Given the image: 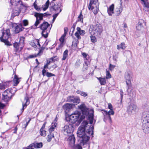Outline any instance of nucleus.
Wrapping results in <instances>:
<instances>
[{"label": "nucleus", "instance_id": "nucleus-1", "mask_svg": "<svg viewBox=\"0 0 149 149\" xmlns=\"http://www.w3.org/2000/svg\"><path fill=\"white\" fill-rule=\"evenodd\" d=\"M78 107L81 111L82 114L78 111H76L69 116V119L71 123H74L77 122L79 124L88 115V109L84 104L78 105Z\"/></svg>", "mask_w": 149, "mask_h": 149}, {"label": "nucleus", "instance_id": "nucleus-2", "mask_svg": "<svg viewBox=\"0 0 149 149\" xmlns=\"http://www.w3.org/2000/svg\"><path fill=\"white\" fill-rule=\"evenodd\" d=\"M88 123L86 121H84L82 123L81 126H80L77 132V135L78 137H80L86 134H88L89 135L93 134V126H88Z\"/></svg>", "mask_w": 149, "mask_h": 149}, {"label": "nucleus", "instance_id": "nucleus-3", "mask_svg": "<svg viewBox=\"0 0 149 149\" xmlns=\"http://www.w3.org/2000/svg\"><path fill=\"white\" fill-rule=\"evenodd\" d=\"M73 131V128L71 124L65 125L63 128L62 130L65 135L69 136L67 140L70 146L72 147L74 146L75 142V138L74 136L71 134Z\"/></svg>", "mask_w": 149, "mask_h": 149}, {"label": "nucleus", "instance_id": "nucleus-4", "mask_svg": "<svg viewBox=\"0 0 149 149\" xmlns=\"http://www.w3.org/2000/svg\"><path fill=\"white\" fill-rule=\"evenodd\" d=\"M143 123L142 125L143 132L146 134L149 133V111L143 112L142 114Z\"/></svg>", "mask_w": 149, "mask_h": 149}, {"label": "nucleus", "instance_id": "nucleus-5", "mask_svg": "<svg viewBox=\"0 0 149 149\" xmlns=\"http://www.w3.org/2000/svg\"><path fill=\"white\" fill-rule=\"evenodd\" d=\"M102 27L100 25H90L89 29V33L92 35L99 37L102 31Z\"/></svg>", "mask_w": 149, "mask_h": 149}, {"label": "nucleus", "instance_id": "nucleus-6", "mask_svg": "<svg viewBox=\"0 0 149 149\" xmlns=\"http://www.w3.org/2000/svg\"><path fill=\"white\" fill-rule=\"evenodd\" d=\"M49 26L50 24L48 22H44L40 26V28L42 31L41 33L42 36L45 38L47 37L49 32V30L47 29Z\"/></svg>", "mask_w": 149, "mask_h": 149}, {"label": "nucleus", "instance_id": "nucleus-7", "mask_svg": "<svg viewBox=\"0 0 149 149\" xmlns=\"http://www.w3.org/2000/svg\"><path fill=\"white\" fill-rule=\"evenodd\" d=\"M50 15L47 13H39L36 12L34 13V15L36 18V21L34 24L35 26L36 27L40 23V21L43 19V17H47Z\"/></svg>", "mask_w": 149, "mask_h": 149}, {"label": "nucleus", "instance_id": "nucleus-8", "mask_svg": "<svg viewBox=\"0 0 149 149\" xmlns=\"http://www.w3.org/2000/svg\"><path fill=\"white\" fill-rule=\"evenodd\" d=\"M89 135L86 134L80 137L81 139V144L84 146V147H89Z\"/></svg>", "mask_w": 149, "mask_h": 149}, {"label": "nucleus", "instance_id": "nucleus-9", "mask_svg": "<svg viewBox=\"0 0 149 149\" xmlns=\"http://www.w3.org/2000/svg\"><path fill=\"white\" fill-rule=\"evenodd\" d=\"M24 37H21L18 43L15 42L14 44V47L15 48L16 52L20 51L22 49L24 45Z\"/></svg>", "mask_w": 149, "mask_h": 149}, {"label": "nucleus", "instance_id": "nucleus-10", "mask_svg": "<svg viewBox=\"0 0 149 149\" xmlns=\"http://www.w3.org/2000/svg\"><path fill=\"white\" fill-rule=\"evenodd\" d=\"M12 89L8 88L3 93L2 95V100L6 102L9 100L12 96Z\"/></svg>", "mask_w": 149, "mask_h": 149}, {"label": "nucleus", "instance_id": "nucleus-11", "mask_svg": "<svg viewBox=\"0 0 149 149\" xmlns=\"http://www.w3.org/2000/svg\"><path fill=\"white\" fill-rule=\"evenodd\" d=\"M138 110L137 105L134 103H130L127 107V111L129 115H131Z\"/></svg>", "mask_w": 149, "mask_h": 149}, {"label": "nucleus", "instance_id": "nucleus-12", "mask_svg": "<svg viewBox=\"0 0 149 149\" xmlns=\"http://www.w3.org/2000/svg\"><path fill=\"white\" fill-rule=\"evenodd\" d=\"M2 35L0 37V39L2 40H8L10 35V31L9 29H7L2 32Z\"/></svg>", "mask_w": 149, "mask_h": 149}, {"label": "nucleus", "instance_id": "nucleus-13", "mask_svg": "<svg viewBox=\"0 0 149 149\" xmlns=\"http://www.w3.org/2000/svg\"><path fill=\"white\" fill-rule=\"evenodd\" d=\"M102 111L104 112V113H103L104 116L106 117L107 116L110 122L111 123V119L110 117V115H113L114 114V111L113 110V109L110 110L108 112H107V111L104 110H102Z\"/></svg>", "mask_w": 149, "mask_h": 149}, {"label": "nucleus", "instance_id": "nucleus-14", "mask_svg": "<svg viewBox=\"0 0 149 149\" xmlns=\"http://www.w3.org/2000/svg\"><path fill=\"white\" fill-rule=\"evenodd\" d=\"M75 105L73 104L66 103L64 104L62 107L63 109L65 110V112L69 111L70 110L74 107Z\"/></svg>", "mask_w": 149, "mask_h": 149}, {"label": "nucleus", "instance_id": "nucleus-15", "mask_svg": "<svg viewBox=\"0 0 149 149\" xmlns=\"http://www.w3.org/2000/svg\"><path fill=\"white\" fill-rule=\"evenodd\" d=\"M22 110L23 111L24 109V108H26L27 105L29 104L30 103L29 100V97L27 96H26L24 98L22 101Z\"/></svg>", "mask_w": 149, "mask_h": 149}, {"label": "nucleus", "instance_id": "nucleus-16", "mask_svg": "<svg viewBox=\"0 0 149 149\" xmlns=\"http://www.w3.org/2000/svg\"><path fill=\"white\" fill-rule=\"evenodd\" d=\"M111 75H107L106 78L97 77V78L99 81L101 85H104L106 82V79L110 78L111 77Z\"/></svg>", "mask_w": 149, "mask_h": 149}, {"label": "nucleus", "instance_id": "nucleus-17", "mask_svg": "<svg viewBox=\"0 0 149 149\" xmlns=\"http://www.w3.org/2000/svg\"><path fill=\"white\" fill-rule=\"evenodd\" d=\"M21 77H19L17 75H15L13 79V82L14 86H17L21 80Z\"/></svg>", "mask_w": 149, "mask_h": 149}, {"label": "nucleus", "instance_id": "nucleus-18", "mask_svg": "<svg viewBox=\"0 0 149 149\" xmlns=\"http://www.w3.org/2000/svg\"><path fill=\"white\" fill-rule=\"evenodd\" d=\"M46 124V122H45L40 130V134L43 136H45L46 135V132L45 130Z\"/></svg>", "mask_w": 149, "mask_h": 149}, {"label": "nucleus", "instance_id": "nucleus-19", "mask_svg": "<svg viewBox=\"0 0 149 149\" xmlns=\"http://www.w3.org/2000/svg\"><path fill=\"white\" fill-rule=\"evenodd\" d=\"M123 10V7L122 6V4L121 3L120 6L119 8H117L116 9L115 12V14L116 16H118L120 15Z\"/></svg>", "mask_w": 149, "mask_h": 149}, {"label": "nucleus", "instance_id": "nucleus-20", "mask_svg": "<svg viewBox=\"0 0 149 149\" xmlns=\"http://www.w3.org/2000/svg\"><path fill=\"white\" fill-rule=\"evenodd\" d=\"M125 78L126 80V84L129 88L131 86V80L132 79V77H130V75H126Z\"/></svg>", "mask_w": 149, "mask_h": 149}, {"label": "nucleus", "instance_id": "nucleus-21", "mask_svg": "<svg viewBox=\"0 0 149 149\" xmlns=\"http://www.w3.org/2000/svg\"><path fill=\"white\" fill-rule=\"evenodd\" d=\"M53 10L56 13H59L61 12L62 9L61 8L60 5H55L53 7Z\"/></svg>", "mask_w": 149, "mask_h": 149}, {"label": "nucleus", "instance_id": "nucleus-22", "mask_svg": "<svg viewBox=\"0 0 149 149\" xmlns=\"http://www.w3.org/2000/svg\"><path fill=\"white\" fill-rule=\"evenodd\" d=\"M15 29V32L16 33H18L19 32L23 31L24 28L22 27V24H19L16 26Z\"/></svg>", "mask_w": 149, "mask_h": 149}, {"label": "nucleus", "instance_id": "nucleus-23", "mask_svg": "<svg viewBox=\"0 0 149 149\" xmlns=\"http://www.w3.org/2000/svg\"><path fill=\"white\" fill-rule=\"evenodd\" d=\"M114 5L112 4L108 9L107 12L109 15H111L114 13Z\"/></svg>", "mask_w": 149, "mask_h": 149}, {"label": "nucleus", "instance_id": "nucleus-24", "mask_svg": "<svg viewBox=\"0 0 149 149\" xmlns=\"http://www.w3.org/2000/svg\"><path fill=\"white\" fill-rule=\"evenodd\" d=\"M90 61H85L84 63V64L83 68V70L84 71L87 70L88 65L90 64Z\"/></svg>", "mask_w": 149, "mask_h": 149}, {"label": "nucleus", "instance_id": "nucleus-25", "mask_svg": "<svg viewBox=\"0 0 149 149\" xmlns=\"http://www.w3.org/2000/svg\"><path fill=\"white\" fill-rule=\"evenodd\" d=\"M125 48L126 47L125 43L123 42L121 43L120 44L117 46V49L118 50H119L120 49H121L122 50H125Z\"/></svg>", "mask_w": 149, "mask_h": 149}, {"label": "nucleus", "instance_id": "nucleus-26", "mask_svg": "<svg viewBox=\"0 0 149 149\" xmlns=\"http://www.w3.org/2000/svg\"><path fill=\"white\" fill-rule=\"evenodd\" d=\"M94 4H92V5H89L88 6V8L89 10H93V8H95L98 7H99V3L98 2H95Z\"/></svg>", "mask_w": 149, "mask_h": 149}, {"label": "nucleus", "instance_id": "nucleus-27", "mask_svg": "<svg viewBox=\"0 0 149 149\" xmlns=\"http://www.w3.org/2000/svg\"><path fill=\"white\" fill-rule=\"evenodd\" d=\"M90 114H89V112H88V117L91 118V119L90 120V123L91 124H92L93 123V110H91L90 111Z\"/></svg>", "mask_w": 149, "mask_h": 149}, {"label": "nucleus", "instance_id": "nucleus-28", "mask_svg": "<svg viewBox=\"0 0 149 149\" xmlns=\"http://www.w3.org/2000/svg\"><path fill=\"white\" fill-rule=\"evenodd\" d=\"M65 36H64V35H63L59 39V41L61 42L59 46L60 48H61L63 47V45L65 41Z\"/></svg>", "mask_w": 149, "mask_h": 149}, {"label": "nucleus", "instance_id": "nucleus-29", "mask_svg": "<svg viewBox=\"0 0 149 149\" xmlns=\"http://www.w3.org/2000/svg\"><path fill=\"white\" fill-rule=\"evenodd\" d=\"M49 4V0H47L45 3L42 6V9L44 11L46 10L48 8Z\"/></svg>", "mask_w": 149, "mask_h": 149}, {"label": "nucleus", "instance_id": "nucleus-30", "mask_svg": "<svg viewBox=\"0 0 149 149\" xmlns=\"http://www.w3.org/2000/svg\"><path fill=\"white\" fill-rule=\"evenodd\" d=\"M83 57L84 58V61H90L91 60L89 58V56L86 53L84 52H82L81 53Z\"/></svg>", "mask_w": 149, "mask_h": 149}, {"label": "nucleus", "instance_id": "nucleus-31", "mask_svg": "<svg viewBox=\"0 0 149 149\" xmlns=\"http://www.w3.org/2000/svg\"><path fill=\"white\" fill-rule=\"evenodd\" d=\"M142 4L145 7L149 8V3L148 2V0H141Z\"/></svg>", "mask_w": 149, "mask_h": 149}, {"label": "nucleus", "instance_id": "nucleus-32", "mask_svg": "<svg viewBox=\"0 0 149 149\" xmlns=\"http://www.w3.org/2000/svg\"><path fill=\"white\" fill-rule=\"evenodd\" d=\"M33 43L32 44V46H34L37 47L38 46L39 47H40L39 40L37 39H35L33 40Z\"/></svg>", "mask_w": 149, "mask_h": 149}, {"label": "nucleus", "instance_id": "nucleus-33", "mask_svg": "<svg viewBox=\"0 0 149 149\" xmlns=\"http://www.w3.org/2000/svg\"><path fill=\"white\" fill-rule=\"evenodd\" d=\"M13 12L12 15L14 16L19 15L20 12L19 9L18 8H17L16 9L14 10Z\"/></svg>", "mask_w": 149, "mask_h": 149}, {"label": "nucleus", "instance_id": "nucleus-34", "mask_svg": "<svg viewBox=\"0 0 149 149\" xmlns=\"http://www.w3.org/2000/svg\"><path fill=\"white\" fill-rule=\"evenodd\" d=\"M54 137V134L53 133H50L47 137V140L48 142H50L52 138Z\"/></svg>", "mask_w": 149, "mask_h": 149}, {"label": "nucleus", "instance_id": "nucleus-35", "mask_svg": "<svg viewBox=\"0 0 149 149\" xmlns=\"http://www.w3.org/2000/svg\"><path fill=\"white\" fill-rule=\"evenodd\" d=\"M33 5L35 9L38 11H40L42 10V7L37 5L36 1L34 2Z\"/></svg>", "mask_w": 149, "mask_h": 149}, {"label": "nucleus", "instance_id": "nucleus-36", "mask_svg": "<svg viewBox=\"0 0 149 149\" xmlns=\"http://www.w3.org/2000/svg\"><path fill=\"white\" fill-rule=\"evenodd\" d=\"M33 144V146H34L35 148H40L42 146V142Z\"/></svg>", "mask_w": 149, "mask_h": 149}, {"label": "nucleus", "instance_id": "nucleus-37", "mask_svg": "<svg viewBox=\"0 0 149 149\" xmlns=\"http://www.w3.org/2000/svg\"><path fill=\"white\" fill-rule=\"evenodd\" d=\"M68 50H66L63 52V57L62 58V60H65L68 56Z\"/></svg>", "mask_w": 149, "mask_h": 149}, {"label": "nucleus", "instance_id": "nucleus-38", "mask_svg": "<svg viewBox=\"0 0 149 149\" xmlns=\"http://www.w3.org/2000/svg\"><path fill=\"white\" fill-rule=\"evenodd\" d=\"M77 31L81 35H84L85 33V31L81 29L79 27H77Z\"/></svg>", "mask_w": 149, "mask_h": 149}, {"label": "nucleus", "instance_id": "nucleus-39", "mask_svg": "<svg viewBox=\"0 0 149 149\" xmlns=\"http://www.w3.org/2000/svg\"><path fill=\"white\" fill-rule=\"evenodd\" d=\"M77 93L78 94H80L81 96L84 97H86L87 95V93L82 91L79 90L77 91Z\"/></svg>", "mask_w": 149, "mask_h": 149}, {"label": "nucleus", "instance_id": "nucleus-40", "mask_svg": "<svg viewBox=\"0 0 149 149\" xmlns=\"http://www.w3.org/2000/svg\"><path fill=\"white\" fill-rule=\"evenodd\" d=\"M20 0H10V3L12 5L16 6L19 3Z\"/></svg>", "mask_w": 149, "mask_h": 149}, {"label": "nucleus", "instance_id": "nucleus-41", "mask_svg": "<svg viewBox=\"0 0 149 149\" xmlns=\"http://www.w3.org/2000/svg\"><path fill=\"white\" fill-rule=\"evenodd\" d=\"M7 87V84L6 83L0 84V90H3Z\"/></svg>", "mask_w": 149, "mask_h": 149}, {"label": "nucleus", "instance_id": "nucleus-42", "mask_svg": "<svg viewBox=\"0 0 149 149\" xmlns=\"http://www.w3.org/2000/svg\"><path fill=\"white\" fill-rule=\"evenodd\" d=\"M56 125L53 124V123H52V125L51 127L49 129V132L50 133L54 131V129L56 127Z\"/></svg>", "mask_w": 149, "mask_h": 149}, {"label": "nucleus", "instance_id": "nucleus-43", "mask_svg": "<svg viewBox=\"0 0 149 149\" xmlns=\"http://www.w3.org/2000/svg\"><path fill=\"white\" fill-rule=\"evenodd\" d=\"M50 61L51 62H54L58 60V58L57 56H54L49 59Z\"/></svg>", "mask_w": 149, "mask_h": 149}, {"label": "nucleus", "instance_id": "nucleus-44", "mask_svg": "<svg viewBox=\"0 0 149 149\" xmlns=\"http://www.w3.org/2000/svg\"><path fill=\"white\" fill-rule=\"evenodd\" d=\"M93 35H92L90 36L91 40L92 42L95 43L97 42V39L95 37V36H94Z\"/></svg>", "mask_w": 149, "mask_h": 149}, {"label": "nucleus", "instance_id": "nucleus-45", "mask_svg": "<svg viewBox=\"0 0 149 149\" xmlns=\"http://www.w3.org/2000/svg\"><path fill=\"white\" fill-rule=\"evenodd\" d=\"M80 101V99L78 98L74 97L73 102H72L74 103H76L77 104L79 103Z\"/></svg>", "mask_w": 149, "mask_h": 149}, {"label": "nucleus", "instance_id": "nucleus-46", "mask_svg": "<svg viewBox=\"0 0 149 149\" xmlns=\"http://www.w3.org/2000/svg\"><path fill=\"white\" fill-rule=\"evenodd\" d=\"M74 97L73 96H71L68 97L67 98V101L69 102H73Z\"/></svg>", "mask_w": 149, "mask_h": 149}, {"label": "nucleus", "instance_id": "nucleus-47", "mask_svg": "<svg viewBox=\"0 0 149 149\" xmlns=\"http://www.w3.org/2000/svg\"><path fill=\"white\" fill-rule=\"evenodd\" d=\"M81 64L80 61L79 59H78L76 61L75 65L76 68H78Z\"/></svg>", "mask_w": 149, "mask_h": 149}, {"label": "nucleus", "instance_id": "nucleus-48", "mask_svg": "<svg viewBox=\"0 0 149 149\" xmlns=\"http://www.w3.org/2000/svg\"><path fill=\"white\" fill-rule=\"evenodd\" d=\"M93 12L94 14L96 15L98 13L99 10L98 9V7L95 8H93Z\"/></svg>", "mask_w": 149, "mask_h": 149}, {"label": "nucleus", "instance_id": "nucleus-49", "mask_svg": "<svg viewBox=\"0 0 149 149\" xmlns=\"http://www.w3.org/2000/svg\"><path fill=\"white\" fill-rule=\"evenodd\" d=\"M143 29V26H140V25H137L136 26V29L138 31H141Z\"/></svg>", "mask_w": 149, "mask_h": 149}, {"label": "nucleus", "instance_id": "nucleus-50", "mask_svg": "<svg viewBox=\"0 0 149 149\" xmlns=\"http://www.w3.org/2000/svg\"><path fill=\"white\" fill-rule=\"evenodd\" d=\"M1 41L4 42L5 43V45H6L7 46H10L11 45V44L7 40H2L1 39Z\"/></svg>", "mask_w": 149, "mask_h": 149}, {"label": "nucleus", "instance_id": "nucleus-51", "mask_svg": "<svg viewBox=\"0 0 149 149\" xmlns=\"http://www.w3.org/2000/svg\"><path fill=\"white\" fill-rule=\"evenodd\" d=\"M79 20H78L81 22H83V18H82V15L81 13H81L78 16Z\"/></svg>", "mask_w": 149, "mask_h": 149}, {"label": "nucleus", "instance_id": "nucleus-52", "mask_svg": "<svg viewBox=\"0 0 149 149\" xmlns=\"http://www.w3.org/2000/svg\"><path fill=\"white\" fill-rule=\"evenodd\" d=\"M98 2V0H90V3L89 5H92V4H94L95 3V2Z\"/></svg>", "mask_w": 149, "mask_h": 149}, {"label": "nucleus", "instance_id": "nucleus-53", "mask_svg": "<svg viewBox=\"0 0 149 149\" xmlns=\"http://www.w3.org/2000/svg\"><path fill=\"white\" fill-rule=\"evenodd\" d=\"M38 55V54L37 55L36 54L30 55L28 57V58H35Z\"/></svg>", "mask_w": 149, "mask_h": 149}, {"label": "nucleus", "instance_id": "nucleus-54", "mask_svg": "<svg viewBox=\"0 0 149 149\" xmlns=\"http://www.w3.org/2000/svg\"><path fill=\"white\" fill-rule=\"evenodd\" d=\"M144 23V21L143 20L141 19L139 20V21L138 25H140V26H143V24Z\"/></svg>", "mask_w": 149, "mask_h": 149}, {"label": "nucleus", "instance_id": "nucleus-55", "mask_svg": "<svg viewBox=\"0 0 149 149\" xmlns=\"http://www.w3.org/2000/svg\"><path fill=\"white\" fill-rule=\"evenodd\" d=\"M24 25L25 26H26L28 24V21L27 20H24L23 21Z\"/></svg>", "mask_w": 149, "mask_h": 149}, {"label": "nucleus", "instance_id": "nucleus-56", "mask_svg": "<svg viewBox=\"0 0 149 149\" xmlns=\"http://www.w3.org/2000/svg\"><path fill=\"white\" fill-rule=\"evenodd\" d=\"M74 149H82L81 146L79 144H78L76 146H75Z\"/></svg>", "mask_w": 149, "mask_h": 149}, {"label": "nucleus", "instance_id": "nucleus-57", "mask_svg": "<svg viewBox=\"0 0 149 149\" xmlns=\"http://www.w3.org/2000/svg\"><path fill=\"white\" fill-rule=\"evenodd\" d=\"M75 36H76L78 39H79L81 38V37L80 36L79 33L77 32H76L75 33Z\"/></svg>", "mask_w": 149, "mask_h": 149}, {"label": "nucleus", "instance_id": "nucleus-58", "mask_svg": "<svg viewBox=\"0 0 149 149\" xmlns=\"http://www.w3.org/2000/svg\"><path fill=\"white\" fill-rule=\"evenodd\" d=\"M68 31V29L67 27L65 28L64 29V33L63 34L64 35V36H66L67 33Z\"/></svg>", "mask_w": 149, "mask_h": 149}, {"label": "nucleus", "instance_id": "nucleus-59", "mask_svg": "<svg viewBox=\"0 0 149 149\" xmlns=\"http://www.w3.org/2000/svg\"><path fill=\"white\" fill-rule=\"evenodd\" d=\"M58 13H56V14H55L54 15H53V22H54L55 21V20L56 17L58 16Z\"/></svg>", "mask_w": 149, "mask_h": 149}, {"label": "nucleus", "instance_id": "nucleus-60", "mask_svg": "<svg viewBox=\"0 0 149 149\" xmlns=\"http://www.w3.org/2000/svg\"><path fill=\"white\" fill-rule=\"evenodd\" d=\"M33 143L32 144L28 146L29 149H34L35 148L34 146H33Z\"/></svg>", "mask_w": 149, "mask_h": 149}, {"label": "nucleus", "instance_id": "nucleus-61", "mask_svg": "<svg viewBox=\"0 0 149 149\" xmlns=\"http://www.w3.org/2000/svg\"><path fill=\"white\" fill-rule=\"evenodd\" d=\"M108 108L110 110L113 109V107L111 103H109L108 104Z\"/></svg>", "mask_w": 149, "mask_h": 149}, {"label": "nucleus", "instance_id": "nucleus-62", "mask_svg": "<svg viewBox=\"0 0 149 149\" xmlns=\"http://www.w3.org/2000/svg\"><path fill=\"white\" fill-rule=\"evenodd\" d=\"M115 67V66L114 65H113L111 64H110V67L109 68L111 70H112Z\"/></svg>", "mask_w": 149, "mask_h": 149}, {"label": "nucleus", "instance_id": "nucleus-63", "mask_svg": "<svg viewBox=\"0 0 149 149\" xmlns=\"http://www.w3.org/2000/svg\"><path fill=\"white\" fill-rule=\"evenodd\" d=\"M58 120L57 118V116H56V118H55L54 120V121L52 123H53V124L54 125H57V123H56V122H57Z\"/></svg>", "mask_w": 149, "mask_h": 149}, {"label": "nucleus", "instance_id": "nucleus-64", "mask_svg": "<svg viewBox=\"0 0 149 149\" xmlns=\"http://www.w3.org/2000/svg\"><path fill=\"white\" fill-rule=\"evenodd\" d=\"M47 71L45 70V69L44 68V69L42 70V74H45L46 72Z\"/></svg>", "mask_w": 149, "mask_h": 149}]
</instances>
